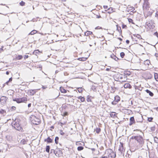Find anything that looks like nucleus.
Listing matches in <instances>:
<instances>
[{
    "label": "nucleus",
    "instance_id": "f257e3e1",
    "mask_svg": "<svg viewBox=\"0 0 158 158\" xmlns=\"http://www.w3.org/2000/svg\"><path fill=\"white\" fill-rule=\"evenodd\" d=\"M20 120L19 119H15L12 123L11 125L15 129L19 131H22L23 128L21 127L20 122Z\"/></svg>",
    "mask_w": 158,
    "mask_h": 158
},
{
    "label": "nucleus",
    "instance_id": "f03ea898",
    "mask_svg": "<svg viewBox=\"0 0 158 158\" xmlns=\"http://www.w3.org/2000/svg\"><path fill=\"white\" fill-rule=\"evenodd\" d=\"M105 154L108 158H114L116 156L115 153L110 149L106 150Z\"/></svg>",
    "mask_w": 158,
    "mask_h": 158
},
{
    "label": "nucleus",
    "instance_id": "7ed1b4c3",
    "mask_svg": "<svg viewBox=\"0 0 158 158\" xmlns=\"http://www.w3.org/2000/svg\"><path fill=\"white\" fill-rule=\"evenodd\" d=\"M114 77L116 81H118L119 80H122V81H123L122 80L123 77L125 78L126 76L118 73L115 74L114 75Z\"/></svg>",
    "mask_w": 158,
    "mask_h": 158
},
{
    "label": "nucleus",
    "instance_id": "20e7f679",
    "mask_svg": "<svg viewBox=\"0 0 158 158\" xmlns=\"http://www.w3.org/2000/svg\"><path fill=\"white\" fill-rule=\"evenodd\" d=\"M13 101L16 102L17 103L21 102H25L27 101V99L26 97H23L22 98H15L13 99Z\"/></svg>",
    "mask_w": 158,
    "mask_h": 158
},
{
    "label": "nucleus",
    "instance_id": "39448f33",
    "mask_svg": "<svg viewBox=\"0 0 158 158\" xmlns=\"http://www.w3.org/2000/svg\"><path fill=\"white\" fill-rule=\"evenodd\" d=\"M154 24V21L152 20H150L149 22H147L146 23V27H147L150 29H153L155 28V26Z\"/></svg>",
    "mask_w": 158,
    "mask_h": 158
},
{
    "label": "nucleus",
    "instance_id": "423d86ee",
    "mask_svg": "<svg viewBox=\"0 0 158 158\" xmlns=\"http://www.w3.org/2000/svg\"><path fill=\"white\" fill-rule=\"evenodd\" d=\"M136 140L139 142L141 146H142L144 143V141L143 138L141 136H138L136 138Z\"/></svg>",
    "mask_w": 158,
    "mask_h": 158
},
{
    "label": "nucleus",
    "instance_id": "0eeeda50",
    "mask_svg": "<svg viewBox=\"0 0 158 158\" xmlns=\"http://www.w3.org/2000/svg\"><path fill=\"white\" fill-rule=\"evenodd\" d=\"M8 98L4 96H2L0 99V102L2 105H4L6 104V101L7 100Z\"/></svg>",
    "mask_w": 158,
    "mask_h": 158
},
{
    "label": "nucleus",
    "instance_id": "6e6552de",
    "mask_svg": "<svg viewBox=\"0 0 158 158\" xmlns=\"http://www.w3.org/2000/svg\"><path fill=\"white\" fill-rule=\"evenodd\" d=\"M54 153L55 154L56 156L58 157H60L63 154L62 151L60 150L59 149H58V150L56 151H54Z\"/></svg>",
    "mask_w": 158,
    "mask_h": 158
},
{
    "label": "nucleus",
    "instance_id": "1a4fd4ad",
    "mask_svg": "<svg viewBox=\"0 0 158 158\" xmlns=\"http://www.w3.org/2000/svg\"><path fill=\"white\" fill-rule=\"evenodd\" d=\"M35 118L34 120H33V121H34L33 122L34 124L37 125L39 124L40 122V120L38 118H36L35 117H34Z\"/></svg>",
    "mask_w": 158,
    "mask_h": 158
},
{
    "label": "nucleus",
    "instance_id": "9d476101",
    "mask_svg": "<svg viewBox=\"0 0 158 158\" xmlns=\"http://www.w3.org/2000/svg\"><path fill=\"white\" fill-rule=\"evenodd\" d=\"M37 91V89H30L28 91V92L31 95H33Z\"/></svg>",
    "mask_w": 158,
    "mask_h": 158
},
{
    "label": "nucleus",
    "instance_id": "9b49d317",
    "mask_svg": "<svg viewBox=\"0 0 158 158\" xmlns=\"http://www.w3.org/2000/svg\"><path fill=\"white\" fill-rule=\"evenodd\" d=\"M130 123L129 124L130 126L132 125L133 124L135 123V121L134 117H131L130 119Z\"/></svg>",
    "mask_w": 158,
    "mask_h": 158
},
{
    "label": "nucleus",
    "instance_id": "f8f14e48",
    "mask_svg": "<svg viewBox=\"0 0 158 158\" xmlns=\"http://www.w3.org/2000/svg\"><path fill=\"white\" fill-rule=\"evenodd\" d=\"M123 149V143L120 142V145L119 146L118 150L121 153H122Z\"/></svg>",
    "mask_w": 158,
    "mask_h": 158
},
{
    "label": "nucleus",
    "instance_id": "ddd939ff",
    "mask_svg": "<svg viewBox=\"0 0 158 158\" xmlns=\"http://www.w3.org/2000/svg\"><path fill=\"white\" fill-rule=\"evenodd\" d=\"M44 142H47L48 143H51L52 142V140L49 137H48L47 139H44Z\"/></svg>",
    "mask_w": 158,
    "mask_h": 158
},
{
    "label": "nucleus",
    "instance_id": "4468645a",
    "mask_svg": "<svg viewBox=\"0 0 158 158\" xmlns=\"http://www.w3.org/2000/svg\"><path fill=\"white\" fill-rule=\"evenodd\" d=\"M124 87L125 88H128L129 89H131L132 87L130 84L128 83L125 84L124 85Z\"/></svg>",
    "mask_w": 158,
    "mask_h": 158
},
{
    "label": "nucleus",
    "instance_id": "2eb2a0df",
    "mask_svg": "<svg viewBox=\"0 0 158 158\" xmlns=\"http://www.w3.org/2000/svg\"><path fill=\"white\" fill-rule=\"evenodd\" d=\"M110 57L114 59L115 60L117 61L118 60H119V59L115 55H114V54H112V55H110Z\"/></svg>",
    "mask_w": 158,
    "mask_h": 158
},
{
    "label": "nucleus",
    "instance_id": "dca6fc26",
    "mask_svg": "<svg viewBox=\"0 0 158 158\" xmlns=\"http://www.w3.org/2000/svg\"><path fill=\"white\" fill-rule=\"evenodd\" d=\"M146 91L148 94H149L150 96L152 97L153 96L154 94L149 90L147 89L146 90Z\"/></svg>",
    "mask_w": 158,
    "mask_h": 158
},
{
    "label": "nucleus",
    "instance_id": "f3484780",
    "mask_svg": "<svg viewBox=\"0 0 158 158\" xmlns=\"http://www.w3.org/2000/svg\"><path fill=\"white\" fill-rule=\"evenodd\" d=\"M60 90L62 93H66L67 92V90L62 87H60Z\"/></svg>",
    "mask_w": 158,
    "mask_h": 158
},
{
    "label": "nucleus",
    "instance_id": "a211bd4d",
    "mask_svg": "<svg viewBox=\"0 0 158 158\" xmlns=\"http://www.w3.org/2000/svg\"><path fill=\"white\" fill-rule=\"evenodd\" d=\"M77 98L79 99H80L81 102H84L85 101V98L81 96H79L77 97Z\"/></svg>",
    "mask_w": 158,
    "mask_h": 158
},
{
    "label": "nucleus",
    "instance_id": "6ab92c4d",
    "mask_svg": "<svg viewBox=\"0 0 158 158\" xmlns=\"http://www.w3.org/2000/svg\"><path fill=\"white\" fill-rule=\"evenodd\" d=\"M87 58L86 57H83L79 58L77 59V60L80 61H84L86 60H87Z\"/></svg>",
    "mask_w": 158,
    "mask_h": 158
},
{
    "label": "nucleus",
    "instance_id": "aec40b11",
    "mask_svg": "<svg viewBox=\"0 0 158 158\" xmlns=\"http://www.w3.org/2000/svg\"><path fill=\"white\" fill-rule=\"evenodd\" d=\"M124 74L125 76V75H128L129 76L131 74V73L130 71H125L124 72Z\"/></svg>",
    "mask_w": 158,
    "mask_h": 158
},
{
    "label": "nucleus",
    "instance_id": "412c9836",
    "mask_svg": "<svg viewBox=\"0 0 158 158\" xmlns=\"http://www.w3.org/2000/svg\"><path fill=\"white\" fill-rule=\"evenodd\" d=\"M154 78L155 80L158 81V74L157 73H154Z\"/></svg>",
    "mask_w": 158,
    "mask_h": 158
},
{
    "label": "nucleus",
    "instance_id": "4be33fe9",
    "mask_svg": "<svg viewBox=\"0 0 158 158\" xmlns=\"http://www.w3.org/2000/svg\"><path fill=\"white\" fill-rule=\"evenodd\" d=\"M92 33H93L92 32L88 31L85 33V35L87 36L89 35L92 34Z\"/></svg>",
    "mask_w": 158,
    "mask_h": 158
},
{
    "label": "nucleus",
    "instance_id": "5701e85b",
    "mask_svg": "<svg viewBox=\"0 0 158 158\" xmlns=\"http://www.w3.org/2000/svg\"><path fill=\"white\" fill-rule=\"evenodd\" d=\"M110 115L111 117L113 118H114L116 116L115 113L114 112H112L110 114Z\"/></svg>",
    "mask_w": 158,
    "mask_h": 158
},
{
    "label": "nucleus",
    "instance_id": "b1692460",
    "mask_svg": "<svg viewBox=\"0 0 158 158\" xmlns=\"http://www.w3.org/2000/svg\"><path fill=\"white\" fill-rule=\"evenodd\" d=\"M149 64H150V60H147L144 61V64L145 65H148Z\"/></svg>",
    "mask_w": 158,
    "mask_h": 158
},
{
    "label": "nucleus",
    "instance_id": "393cba45",
    "mask_svg": "<svg viewBox=\"0 0 158 158\" xmlns=\"http://www.w3.org/2000/svg\"><path fill=\"white\" fill-rule=\"evenodd\" d=\"M50 149V147L49 145H47L46 147V151L48 153H49V152Z\"/></svg>",
    "mask_w": 158,
    "mask_h": 158
},
{
    "label": "nucleus",
    "instance_id": "a878e982",
    "mask_svg": "<svg viewBox=\"0 0 158 158\" xmlns=\"http://www.w3.org/2000/svg\"><path fill=\"white\" fill-rule=\"evenodd\" d=\"M114 100L116 101L117 102H118L120 101V97L118 96H116L114 97Z\"/></svg>",
    "mask_w": 158,
    "mask_h": 158
},
{
    "label": "nucleus",
    "instance_id": "bb28decb",
    "mask_svg": "<svg viewBox=\"0 0 158 158\" xmlns=\"http://www.w3.org/2000/svg\"><path fill=\"white\" fill-rule=\"evenodd\" d=\"M37 32V31H36V30H33V31H32L29 34H28V35H34V34H35V33H36Z\"/></svg>",
    "mask_w": 158,
    "mask_h": 158
},
{
    "label": "nucleus",
    "instance_id": "cd10ccee",
    "mask_svg": "<svg viewBox=\"0 0 158 158\" xmlns=\"http://www.w3.org/2000/svg\"><path fill=\"white\" fill-rule=\"evenodd\" d=\"M91 97V96H89L88 95L87 96V98H86V100L88 102H92L91 99L90 98Z\"/></svg>",
    "mask_w": 158,
    "mask_h": 158
},
{
    "label": "nucleus",
    "instance_id": "c85d7f7f",
    "mask_svg": "<svg viewBox=\"0 0 158 158\" xmlns=\"http://www.w3.org/2000/svg\"><path fill=\"white\" fill-rule=\"evenodd\" d=\"M101 129L99 128H97L95 130L96 132L98 134L101 131Z\"/></svg>",
    "mask_w": 158,
    "mask_h": 158
},
{
    "label": "nucleus",
    "instance_id": "c756f323",
    "mask_svg": "<svg viewBox=\"0 0 158 158\" xmlns=\"http://www.w3.org/2000/svg\"><path fill=\"white\" fill-rule=\"evenodd\" d=\"M6 111L2 109H1L0 110V113L1 114H6Z\"/></svg>",
    "mask_w": 158,
    "mask_h": 158
},
{
    "label": "nucleus",
    "instance_id": "7c9ffc66",
    "mask_svg": "<svg viewBox=\"0 0 158 158\" xmlns=\"http://www.w3.org/2000/svg\"><path fill=\"white\" fill-rule=\"evenodd\" d=\"M59 137L57 136L56 137L55 139V143L56 144H57L58 143Z\"/></svg>",
    "mask_w": 158,
    "mask_h": 158
},
{
    "label": "nucleus",
    "instance_id": "2f4dec72",
    "mask_svg": "<svg viewBox=\"0 0 158 158\" xmlns=\"http://www.w3.org/2000/svg\"><path fill=\"white\" fill-rule=\"evenodd\" d=\"M23 58L22 55H19L16 57V58L18 60H21Z\"/></svg>",
    "mask_w": 158,
    "mask_h": 158
},
{
    "label": "nucleus",
    "instance_id": "473e14b6",
    "mask_svg": "<svg viewBox=\"0 0 158 158\" xmlns=\"http://www.w3.org/2000/svg\"><path fill=\"white\" fill-rule=\"evenodd\" d=\"M84 149V148L82 146H79L78 147L77 149L78 151H81L83 150Z\"/></svg>",
    "mask_w": 158,
    "mask_h": 158
},
{
    "label": "nucleus",
    "instance_id": "72a5a7b5",
    "mask_svg": "<svg viewBox=\"0 0 158 158\" xmlns=\"http://www.w3.org/2000/svg\"><path fill=\"white\" fill-rule=\"evenodd\" d=\"M26 143V141L24 139H22L21 141V143L23 144H24Z\"/></svg>",
    "mask_w": 158,
    "mask_h": 158
},
{
    "label": "nucleus",
    "instance_id": "f704fd0d",
    "mask_svg": "<svg viewBox=\"0 0 158 158\" xmlns=\"http://www.w3.org/2000/svg\"><path fill=\"white\" fill-rule=\"evenodd\" d=\"M154 141L155 142L158 143V138L156 137H154Z\"/></svg>",
    "mask_w": 158,
    "mask_h": 158
},
{
    "label": "nucleus",
    "instance_id": "c9c22d12",
    "mask_svg": "<svg viewBox=\"0 0 158 158\" xmlns=\"http://www.w3.org/2000/svg\"><path fill=\"white\" fill-rule=\"evenodd\" d=\"M125 54L124 52H121L120 53V56L122 58H123L125 56Z\"/></svg>",
    "mask_w": 158,
    "mask_h": 158
},
{
    "label": "nucleus",
    "instance_id": "e433bc0d",
    "mask_svg": "<svg viewBox=\"0 0 158 158\" xmlns=\"http://www.w3.org/2000/svg\"><path fill=\"white\" fill-rule=\"evenodd\" d=\"M77 90L79 93H81L83 90V89L81 87H79L77 89Z\"/></svg>",
    "mask_w": 158,
    "mask_h": 158
},
{
    "label": "nucleus",
    "instance_id": "4c0bfd02",
    "mask_svg": "<svg viewBox=\"0 0 158 158\" xmlns=\"http://www.w3.org/2000/svg\"><path fill=\"white\" fill-rule=\"evenodd\" d=\"M153 119V118L152 117H149L148 118V120L149 122H151L152 121V120Z\"/></svg>",
    "mask_w": 158,
    "mask_h": 158
},
{
    "label": "nucleus",
    "instance_id": "58836bf2",
    "mask_svg": "<svg viewBox=\"0 0 158 158\" xmlns=\"http://www.w3.org/2000/svg\"><path fill=\"white\" fill-rule=\"evenodd\" d=\"M25 3L23 1H22L19 3L20 5L22 6H24L25 5Z\"/></svg>",
    "mask_w": 158,
    "mask_h": 158
},
{
    "label": "nucleus",
    "instance_id": "ea45409f",
    "mask_svg": "<svg viewBox=\"0 0 158 158\" xmlns=\"http://www.w3.org/2000/svg\"><path fill=\"white\" fill-rule=\"evenodd\" d=\"M118 102L114 100L113 102H112V104L113 105H115Z\"/></svg>",
    "mask_w": 158,
    "mask_h": 158
},
{
    "label": "nucleus",
    "instance_id": "a19ab883",
    "mask_svg": "<svg viewBox=\"0 0 158 158\" xmlns=\"http://www.w3.org/2000/svg\"><path fill=\"white\" fill-rule=\"evenodd\" d=\"M148 0H144V4L143 6V9L144 8V6H145L146 4L147 3H148Z\"/></svg>",
    "mask_w": 158,
    "mask_h": 158
},
{
    "label": "nucleus",
    "instance_id": "79ce46f5",
    "mask_svg": "<svg viewBox=\"0 0 158 158\" xmlns=\"http://www.w3.org/2000/svg\"><path fill=\"white\" fill-rule=\"evenodd\" d=\"M134 35V36L137 37L139 39H140V38H141V36L138 34H137V35Z\"/></svg>",
    "mask_w": 158,
    "mask_h": 158
},
{
    "label": "nucleus",
    "instance_id": "37998d69",
    "mask_svg": "<svg viewBox=\"0 0 158 158\" xmlns=\"http://www.w3.org/2000/svg\"><path fill=\"white\" fill-rule=\"evenodd\" d=\"M151 130L152 131H153L155 130V127H151Z\"/></svg>",
    "mask_w": 158,
    "mask_h": 158
},
{
    "label": "nucleus",
    "instance_id": "c03bdc74",
    "mask_svg": "<svg viewBox=\"0 0 158 158\" xmlns=\"http://www.w3.org/2000/svg\"><path fill=\"white\" fill-rule=\"evenodd\" d=\"M12 81V78H11H11H9V81H7V82H6V83L7 84H8V83L9 82L11 81Z\"/></svg>",
    "mask_w": 158,
    "mask_h": 158
},
{
    "label": "nucleus",
    "instance_id": "a18cd8bd",
    "mask_svg": "<svg viewBox=\"0 0 158 158\" xmlns=\"http://www.w3.org/2000/svg\"><path fill=\"white\" fill-rule=\"evenodd\" d=\"M128 21L130 23H131L133 24H134L133 22V20L132 19H128Z\"/></svg>",
    "mask_w": 158,
    "mask_h": 158
},
{
    "label": "nucleus",
    "instance_id": "49530a36",
    "mask_svg": "<svg viewBox=\"0 0 158 158\" xmlns=\"http://www.w3.org/2000/svg\"><path fill=\"white\" fill-rule=\"evenodd\" d=\"M60 134L61 135H63L64 134V132L60 130Z\"/></svg>",
    "mask_w": 158,
    "mask_h": 158
},
{
    "label": "nucleus",
    "instance_id": "de8ad7c7",
    "mask_svg": "<svg viewBox=\"0 0 158 158\" xmlns=\"http://www.w3.org/2000/svg\"><path fill=\"white\" fill-rule=\"evenodd\" d=\"M138 137V136H132L131 137V138L132 139H135L136 140V138H137V137Z\"/></svg>",
    "mask_w": 158,
    "mask_h": 158
},
{
    "label": "nucleus",
    "instance_id": "09e8293b",
    "mask_svg": "<svg viewBox=\"0 0 158 158\" xmlns=\"http://www.w3.org/2000/svg\"><path fill=\"white\" fill-rule=\"evenodd\" d=\"M120 31L118 29V27H117V30H118L119 32L120 33H122V31L121 30V28L120 27Z\"/></svg>",
    "mask_w": 158,
    "mask_h": 158
},
{
    "label": "nucleus",
    "instance_id": "8fccbe9b",
    "mask_svg": "<svg viewBox=\"0 0 158 158\" xmlns=\"http://www.w3.org/2000/svg\"><path fill=\"white\" fill-rule=\"evenodd\" d=\"M127 27V26L126 25H124V24L122 25V28H124Z\"/></svg>",
    "mask_w": 158,
    "mask_h": 158
},
{
    "label": "nucleus",
    "instance_id": "3c124183",
    "mask_svg": "<svg viewBox=\"0 0 158 158\" xmlns=\"http://www.w3.org/2000/svg\"><path fill=\"white\" fill-rule=\"evenodd\" d=\"M28 55H25V56H24V59H27V58H28Z\"/></svg>",
    "mask_w": 158,
    "mask_h": 158
},
{
    "label": "nucleus",
    "instance_id": "603ef678",
    "mask_svg": "<svg viewBox=\"0 0 158 158\" xmlns=\"http://www.w3.org/2000/svg\"><path fill=\"white\" fill-rule=\"evenodd\" d=\"M155 16H158V10L156 11Z\"/></svg>",
    "mask_w": 158,
    "mask_h": 158
},
{
    "label": "nucleus",
    "instance_id": "864d4df0",
    "mask_svg": "<svg viewBox=\"0 0 158 158\" xmlns=\"http://www.w3.org/2000/svg\"><path fill=\"white\" fill-rule=\"evenodd\" d=\"M103 7L105 9H107L108 8V6H104Z\"/></svg>",
    "mask_w": 158,
    "mask_h": 158
},
{
    "label": "nucleus",
    "instance_id": "5fc2aeb1",
    "mask_svg": "<svg viewBox=\"0 0 158 158\" xmlns=\"http://www.w3.org/2000/svg\"><path fill=\"white\" fill-rule=\"evenodd\" d=\"M11 109H12V110H15L16 109V107H15V106H12V107H11Z\"/></svg>",
    "mask_w": 158,
    "mask_h": 158
},
{
    "label": "nucleus",
    "instance_id": "6e6d98bb",
    "mask_svg": "<svg viewBox=\"0 0 158 158\" xmlns=\"http://www.w3.org/2000/svg\"><path fill=\"white\" fill-rule=\"evenodd\" d=\"M101 28H102L101 27H96L95 29H101Z\"/></svg>",
    "mask_w": 158,
    "mask_h": 158
},
{
    "label": "nucleus",
    "instance_id": "4d7b16f0",
    "mask_svg": "<svg viewBox=\"0 0 158 158\" xmlns=\"http://www.w3.org/2000/svg\"><path fill=\"white\" fill-rule=\"evenodd\" d=\"M148 6H149V5L148 4V2L146 4V5H145V6H144V7H148Z\"/></svg>",
    "mask_w": 158,
    "mask_h": 158
},
{
    "label": "nucleus",
    "instance_id": "13d9d810",
    "mask_svg": "<svg viewBox=\"0 0 158 158\" xmlns=\"http://www.w3.org/2000/svg\"><path fill=\"white\" fill-rule=\"evenodd\" d=\"M129 42H130V41H129V40H126V43H127V44H129Z\"/></svg>",
    "mask_w": 158,
    "mask_h": 158
},
{
    "label": "nucleus",
    "instance_id": "bf43d9fd",
    "mask_svg": "<svg viewBox=\"0 0 158 158\" xmlns=\"http://www.w3.org/2000/svg\"><path fill=\"white\" fill-rule=\"evenodd\" d=\"M96 16V18H99L101 17V16L100 15H99V16L97 15Z\"/></svg>",
    "mask_w": 158,
    "mask_h": 158
},
{
    "label": "nucleus",
    "instance_id": "052dcab7",
    "mask_svg": "<svg viewBox=\"0 0 158 158\" xmlns=\"http://www.w3.org/2000/svg\"><path fill=\"white\" fill-rule=\"evenodd\" d=\"M31 103H29L28 105V107L29 108L31 106Z\"/></svg>",
    "mask_w": 158,
    "mask_h": 158
},
{
    "label": "nucleus",
    "instance_id": "680f3d73",
    "mask_svg": "<svg viewBox=\"0 0 158 158\" xmlns=\"http://www.w3.org/2000/svg\"><path fill=\"white\" fill-rule=\"evenodd\" d=\"M155 34L158 37V33H157V32H156L155 33Z\"/></svg>",
    "mask_w": 158,
    "mask_h": 158
},
{
    "label": "nucleus",
    "instance_id": "e2e57ef3",
    "mask_svg": "<svg viewBox=\"0 0 158 158\" xmlns=\"http://www.w3.org/2000/svg\"><path fill=\"white\" fill-rule=\"evenodd\" d=\"M91 149L92 151H94L95 150V149L94 148H91Z\"/></svg>",
    "mask_w": 158,
    "mask_h": 158
},
{
    "label": "nucleus",
    "instance_id": "0e129e2a",
    "mask_svg": "<svg viewBox=\"0 0 158 158\" xmlns=\"http://www.w3.org/2000/svg\"><path fill=\"white\" fill-rule=\"evenodd\" d=\"M108 158L107 156H102L101 158Z\"/></svg>",
    "mask_w": 158,
    "mask_h": 158
},
{
    "label": "nucleus",
    "instance_id": "69168bd1",
    "mask_svg": "<svg viewBox=\"0 0 158 158\" xmlns=\"http://www.w3.org/2000/svg\"><path fill=\"white\" fill-rule=\"evenodd\" d=\"M59 72V71L58 70H56L55 71V74Z\"/></svg>",
    "mask_w": 158,
    "mask_h": 158
},
{
    "label": "nucleus",
    "instance_id": "338daca9",
    "mask_svg": "<svg viewBox=\"0 0 158 158\" xmlns=\"http://www.w3.org/2000/svg\"><path fill=\"white\" fill-rule=\"evenodd\" d=\"M110 69L107 68L106 69V70L107 71H109L110 70Z\"/></svg>",
    "mask_w": 158,
    "mask_h": 158
},
{
    "label": "nucleus",
    "instance_id": "774afa93",
    "mask_svg": "<svg viewBox=\"0 0 158 158\" xmlns=\"http://www.w3.org/2000/svg\"><path fill=\"white\" fill-rule=\"evenodd\" d=\"M9 73V72L8 71H7L6 73V74H7V75H8Z\"/></svg>",
    "mask_w": 158,
    "mask_h": 158
}]
</instances>
